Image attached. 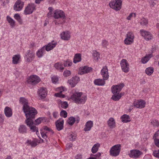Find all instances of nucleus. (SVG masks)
Masks as SVG:
<instances>
[{
  "instance_id": "62",
  "label": "nucleus",
  "mask_w": 159,
  "mask_h": 159,
  "mask_svg": "<svg viewBox=\"0 0 159 159\" xmlns=\"http://www.w3.org/2000/svg\"><path fill=\"white\" fill-rule=\"evenodd\" d=\"M54 67L57 69H59L60 68V64L58 63H56L54 65Z\"/></svg>"
},
{
  "instance_id": "25",
  "label": "nucleus",
  "mask_w": 159,
  "mask_h": 159,
  "mask_svg": "<svg viewBox=\"0 0 159 159\" xmlns=\"http://www.w3.org/2000/svg\"><path fill=\"white\" fill-rule=\"evenodd\" d=\"M93 122L92 121H89L86 123L84 130L85 131H89L93 126Z\"/></svg>"
},
{
  "instance_id": "31",
  "label": "nucleus",
  "mask_w": 159,
  "mask_h": 159,
  "mask_svg": "<svg viewBox=\"0 0 159 159\" xmlns=\"http://www.w3.org/2000/svg\"><path fill=\"white\" fill-rule=\"evenodd\" d=\"M27 129L26 126L24 125H20L18 129L19 132L21 134L25 133L27 132Z\"/></svg>"
},
{
  "instance_id": "5",
  "label": "nucleus",
  "mask_w": 159,
  "mask_h": 159,
  "mask_svg": "<svg viewBox=\"0 0 159 159\" xmlns=\"http://www.w3.org/2000/svg\"><path fill=\"white\" fill-rule=\"evenodd\" d=\"M122 2L121 0H113L109 3L111 8L116 11L119 10L121 7Z\"/></svg>"
},
{
  "instance_id": "18",
  "label": "nucleus",
  "mask_w": 159,
  "mask_h": 159,
  "mask_svg": "<svg viewBox=\"0 0 159 159\" xmlns=\"http://www.w3.org/2000/svg\"><path fill=\"white\" fill-rule=\"evenodd\" d=\"M57 44V43L56 42L52 41L51 42L49 43L47 45H45L43 47L45 48V50L47 51H49L55 48Z\"/></svg>"
},
{
  "instance_id": "38",
  "label": "nucleus",
  "mask_w": 159,
  "mask_h": 159,
  "mask_svg": "<svg viewBox=\"0 0 159 159\" xmlns=\"http://www.w3.org/2000/svg\"><path fill=\"white\" fill-rule=\"evenodd\" d=\"M154 69L152 67H149L146 68L145 70L146 73L148 75H151L153 73Z\"/></svg>"
},
{
  "instance_id": "42",
  "label": "nucleus",
  "mask_w": 159,
  "mask_h": 159,
  "mask_svg": "<svg viewBox=\"0 0 159 159\" xmlns=\"http://www.w3.org/2000/svg\"><path fill=\"white\" fill-rule=\"evenodd\" d=\"M148 19L143 17L141 19L140 23L141 25L143 26L147 25L148 24Z\"/></svg>"
},
{
  "instance_id": "45",
  "label": "nucleus",
  "mask_w": 159,
  "mask_h": 159,
  "mask_svg": "<svg viewBox=\"0 0 159 159\" xmlns=\"http://www.w3.org/2000/svg\"><path fill=\"white\" fill-rule=\"evenodd\" d=\"M151 123L154 127H158L159 125V122L156 120H151Z\"/></svg>"
},
{
  "instance_id": "20",
  "label": "nucleus",
  "mask_w": 159,
  "mask_h": 159,
  "mask_svg": "<svg viewBox=\"0 0 159 159\" xmlns=\"http://www.w3.org/2000/svg\"><path fill=\"white\" fill-rule=\"evenodd\" d=\"M101 74L104 80H107L109 77L107 67L106 66L103 67L101 70Z\"/></svg>"
},
{
  "instance_id": "56",
  "label": "nucleus",
  "mask_w": 159,
  "mask_h": 159,
  "mask_svg": "<svg viewBox=\"0 0 159 159\" xmlns=\"http://www.w3.org/2000/svg\"><path fill=\"white\" fill-rule=\"evenodd\" d=\"M153 155L155 157L159 158V150L155 151L153 152Z\"/></svg>"
},
{
  "instance_id": "40",
  "label": "nucleus",
  "mask_w": 159,
  "mask_h": 159,
  "mask_svg": "<svg viewBox=\"0 0 159 159\" xmlns=\"http://www.w3.org/2000/svg\"><path fill=\"white\" fill-rule=\"evenodd\" d=\"M26 143L27 145H30L32 147H34L37 145V142L35 141H31L30 140H27Z\"/></svg>"
},
{
  "instance_id": "23",
  "label": "nucleus",
  "mask_w": 159,
  "mask_h": 159,
  "mask_svg": "<svg viewBox=\"0 0 159 159\" xmlns=\"http://www.w3.org/2000/svg\"><path fill=\"white\" fill-rule=\"evenodd\" d=\"M4 112L5 116L7 117H11L12 116V110L9 107H7L5 108Z\"/></svg>"
},
{
  "instance_id": "21",
  "label": "nucleus",
  "mask_w": 159,
  "mask_h": 159,
  "mask_svg": "<svg viewBox=\"0 0 159 159\" xmlns=\"http://www.w3.org/2000/svg\"><path fill=\"white\" fill-rule=\"evenodd\" d=\"M145 102L143 100H140V101L134 102L133 103L134 106L137 108H142L145 107Z\"/></svg>"
},
{
  "instance_id": "24",
  "label": "nucleus",
  "mask_w": 159,
  "mask_h": 159,
  "mask_svg": "<svg viewBox=\"0 0 159 159\" xmlns=\"http://www.w3.org/2000/svg\"><path fill=\"white\" fill-rule=\"evenodd\" d=\"M45 48L43 47L36 52V55L39 58L42 57L45 53Z\"/></svg>"
},
{
  "instance_id": "10",
  "label": "nucleus",
  "mask_w": 159,
  "mask_h": 159,
  "mask_svg": "<svg viewBox=\"0 0 159 159\" xmlns=\"http://www.w3.org/2000/svg\"><path fill=\"white\" fill-rule=\"evenodd\" d=\"M120 64L122 70L125 72L127 73L129 71V65L127 60L122 59L120 62Z\"/></svg>"
},
{
  "instance_id": "37",
  "label": "nucleus",
  "mask_w": 159,
  "mask_h": 159,
  "mask_svg": "<svg viewBox=\"0 0 159 159\" xmlns=\"http://www.w3.org/2000/svg\"><path fill=\"white\" fill-rule=\"evenodd\" d=\"M93 57L94 60L98 61L100 58V54L96 50L93 51Z\"/></svg>"
},
{
  "instance_id": "19",
  "label": "nucleus",
  "mask_w": 159,
  "mask_h": 159,
  "mask_svg": "<svg viewBox=\"0 0 159 159\" xmlns=\"http://www.w3.org/2000/svg\"><path fill=\"white\" fill-rule=\"evenodd\" d=\"M61 39L65 41H68L70 39V34L68 31L62 32L60 34Z\"/></svg>"
},
{
  "instance_id": "63",
  "label": "nucleus",
  "mask_w": 159,
  "mask_h": 159,
  "mask_svg": "<svg viewBox=\"0 0 159 159\" xmlns=\"http://www.w3.org/2000/svg\"><path fill=\"white\" fill-rule=\"evenodd\" d=\"M76 159H81L82 156L81 154H78L75 157Z\"/></svg>"
},
{
  "instance_id": "39",
  "label": "nucleus",
  "mask_w": 159,
  "mask_h": 159,
  "mask_svg": "<svg viewBox=\"0 0 159 159\" xmlns=\"http://www.w3.org/2000/svg\"><path fill=\"white\" fill-rule=\"evenodd\" d=\"M75 121V117L73 116H71L67 120V123L69 125H72Z\"/></svg>"
},
{
  "instance_id": "60",
  "label": "nucleus",
  "mask_w": 159,
  "mask_h": 159,
  "mask_svg": "<svg viewBox=\"0 0 159 159\" xmlns=\"http://www.w3.org/2000/svg\"><path fill=\"white\" fill-rule=\"evenodd\" d=\"M73 146V144L71 143H69L68 144H67L66 145V148L67 149H70V148H71Z\"/></svg>"
},
{
  "instance_id": "27",
  "label": "nucleus",
  "mask_w": 159,
  "mask_h": 159,
  "mask_svg": "<svg viewBox=\"0 0 159 159\" xmlns=\"http://www.w3.org/2000/svg\"><path fill=\"white\" fill-rule=\"evenodd\" d=\"M66 17L64 12L60 10V24H62L65 22Z\"/></svg>"
},
{
  "instance_id": "29",
  "label": "nucleus",
  "mask_w": 159,
  "mask_h": 159,
  "mask_svg": "<svg viewBox=\"0 0 159 159\" xmlns=\"http://www.w3.org/2000/svg\"><path fill=\"white\" fill-rule=\"evenodd\" d=\"M121 121L124 123H127L130 121V118L129 116L126 114L123 115L121 117Z\"/></svg>"
},
{
  "instance_id": "59",
  "label": "nucleus",
  "mask_w": 159,
  "mask_h": 159,
  "mask_svg": "<svg viewBox=\"0 0 159 159\" xmlns=\"http://www.w3.org/2000/svg\"><path fill=\"white\" fill-rule=\"evenodd\" d=\"M133 14L134 15V17L136 15L135 13H131L129 14V15L127 18V19L128 20H130L131 19V18L133 16Z\"/></svg>"
},
{
  "instance_id": "54",
  "label": "nucleus",
  "mask_w": 159,
  "mask_h": 159,
  "mask_svg": "<svg viewBox=\"0 0 159 159\" xmlns=\"http://www.w3.org/2000/svg\"><path fill=\"white\" fill-rule=\"evenodd\" d=\"M102 47L105 48H106L107 46L108 45V42L106 40H103L102 41Z\"/></svg>"
},
{
  "instance_id": "50",
  "label": "nucleus",
  "mask_w": 159,
  "mask_h": 159,
  "mask_svg": "<svg viewBox=\"0 0 159 159\" xmlns=\"http://www.w3.org/2000/svg\"><path fill=\"white\" fill-rule=\"evenodd\" d=\"M125 43L126 44H130L132 43L133 41L131 40L130 39H129L126 37V38L125 40Z\"/></svg>"
},
{
  "instance_id": "46",
  "label": "nucleus",
  "mask_w": 159,
  "mask_h": 159,
  "mask_svg": "<svg viewBox=\"0 0 159 159\" xmlns=\"http://www.w3.org/2000/svg\"><path fill=\"white\" fill-rule=\"evenodd\" d=\"M126 37L129 39H130L131 40L133 41L134 38V34L131 32H128L126 34Z\"/></svg>"
},
{
  "instance_id": "26",
  "label": "nucleus",
  "mask_w": 159,
  "mask_h": 159,
  "mask_svg": "<svg viewBox=\"0 0 159 159\" xmlns=\"http://www.w3.org/2000/svg\"><path fill=\"white\" fill-rule=\"evenodd\" d=\"M108 125L110 128H113L115 127V122L114 119L113 118H110L107 121Z\"/></svg>"
},
{
  "instance_id": "35",
  "label": "nucleus",
  "mask_w": 159,
  "mask_h": 159,
  "mask_svg": "<svg viewBox=\"0 0 159 159\" xmlns=\"http://www.w3.org/2000/svg\"><path fill=\"white\" fill-rule=\"evenodd\" d=\"M121 97V93H118L114 94L111 98V99L115 101H118Z\"/></svg>"
},
{
  "instance_id": "8",
  "label": "nucleus",
  "mask_w": 159,
  "mask_h": 159,
  "mask_svg": "<svg viewBox=\"0 0 159 159\" xmlns=\"http://www.w3.org/2000/svg\"><path fill=\"white\" fill-rule=\"evenodd\" d=\"M53 133V130L50 128L46 126L43 127V130L41 132L42 137L44 139L47 138L49 134H52Z\"/></svg>"
},
{
  "instance_id": "48",
  "label": "nucleus",
  "mask_w": 159,
  "mask_h": 159,
  "mask_svg": "<svg viewBox=\"0 0 159 159\" xmlns=\"http://www.w3.org/2000/svg\"><path fill=\"white\" fill-rule=\"evenodd\" d=\"M67 113L66 111L62 110L60 112V116L64 118L67 117Z\"/></svg>"
},
{
  "instance_id": "12",
  "label": "nucleus",
  "mask_w": 159,
  "mask_h": 159,
  "mask_svg": "<svg viewBox=\"0 0 159 159\" xmlns=\"http://www.w3.org/2000/svg\"><path fill=\"white\" fill-rule=\"evenodd\" d=\"M24 3L21 0H18L16 2L14 6V9L16 11H20L23 8Z\"/></svg>"
},
{
  "instance_id": "16",
  "label": "nucleus",
  "mask_w": 159,
  "mask_h": 159,
  "mask_svg": "<svg viewBox=\"0 0 159 159\" xmlns=\"http://www.w3.org/2000/svg\"><path fill=\"white\" fill-rule=\"evenodd\" d=\"M38 93L39 97L41 99L44 98L47 95V90L46 88L42 87L39 89Z\"/></svg>"
},
{
  "instance_id": "44",
  "label": "nucleus",
  "mask_w": 159,
  "mask_h": 159,
  "mask_svg": "<svg viewBox=\"0 0 159 159\" xmlns=\"http://www.w3.org/2000/svg\"><path fill=\"white\" fill-rule=\"evenodd\" d=\"M60 104L61 107L64 109H66L68 106V104L67 102L66 101H62L60 100Z\"/></svg>"
},
{
  "instance_id": "57",
  "label": "nucleus",
  "mask_w": 159,
  "mask_h": 159,
  "mask_svg": "<svg viewBox=\"0 0 159 159\" xmlns=\"http://www.w3.org/2000/svg\"><path fill=\"white\" fill-rule=\"evenodd\" d=\"M154 139L155 145L157 147H159V139L155 138Z\"/></svg>"
},
{
  "instance_id": "1",
  "label": "nucleus",
  "mask_w": 159,
  "mask_h": 159,
  "mask_svg": "<svg viewBox=\"0 0 159 159\" xmlns=\"http://www.w3.org/2000/svg\"><path fill=\"white\" fill-rule=\"evenodd\" d=\"M20 103L23 105L22 110L25 114L26 118L36 115L37 113V110L34 107L28 105V100L24 98L21 97L20 99Z\"/></svg>"
},
{
  "instance_id": "7",
  "label": "nucleus",
  "mask_w": 159,
  "mask_h": 159,
  "mask_svg": "<svg viewBox=\"0 0 159 159\" xmlns=\"http://www.w3.org/2000/svg\"><path fill=\"white\" fill-rule=\"evenodd\" d=\"M35 58V54L31 50H28L25 54V58L26 62H30Z\"/></svg>"
},
{
  "instance_id": "47",
  "label": "nucleus",
  "mask_w": 159,
  "mask_h": 159,
  "mask_svg": "<svg viewBox=\"0 0 159 159\" xmlns=\"http://www.w3.org/2000/svg\"><path fill=\"white\" fill-rule=\"evenodd\" d=\"M66 89L64 87L61 86L60 87V98H65L66 97L65 95L61 93L63 91L66 90Z\"/></svg>"
},
{
  "instance_id": "15",
  "label": "nucleus",
  "mask_w": 159,
  "mask_h": 159,
  "mask_svg": "<svg viewBox=\"0 0 159 159\" xmlns=\"http://www.w3.org/2000/svg\"><path fill=\"white\" fill-rule=\"evenodd\" d=\"M80 77L78 76H75L69 80L68 83L72 87H74L80 81Z\"/></svg>"
},
{
  "instance_id": "17",
  "label": "nucleus",
  "mask_w": 159,
  "mask_h": 159,
  "mask_svg": "<svg viewBox=\"0 0 159 159\" xmlns=\"http://www.w3.org/2000/svg\"><path fill=\"white\" fill-rule=\"evenodd\" d=\"M79 70H79L78 72V74L82 75L90 72L92 71V68L91 67L84 66L82 67H80Z\"/></svg>"
},
{
  "instance_id": "2",
  "label": "nucleus",
  "mask_w": 159,
  "mask_h": 159,
  "mask_svg": "<svg viewBox=\"0 0 159 159\" xmlns=\"http://www.w3.org/2000/svg\"><path fill=\"white\" fill-rule=\"evenodd\" d=\"M71 98L75 103L81 104L85 102L87 97L83 95L82 92H75L71 95Z\"/></svg>"
},
{
  "instance_id": "51",
  "label": "nucleus",
  "mask_w": 159,
  "mask_h": 159,
  "mask_svg": "<svg viewBox=\"0 0 159 159\" xmlns=\"http://www.w3.org/2000/svg\"><path fill=\"white\" fill-rule=\"evenodd\" d=\"M72 62L69 60H67L64 63L65 66H70L72 65Z\"/></svg>"
},
{
  "instance_id": "4",
  "label": "nucleus",
  "mask_w": 159,
  "mask_h": 159,
  "mask_svg": "<svg viewBox=\"0 0 159 159\" xmlns=\"http://www.w3.org/2000/svg\"><path fill=\"white\" fill-rule=\"evenodd\" d=\"M121 145L120 144H117L112 147L110 151V154L113 157L118 156L120 152Z\"/></svg>"
},
{
  "instance_id": "14",
  "label": "nucleus",
  "mask_w": 159,
  "mask_h": 159,
  "mask_svg": "<svg viewBox=\"0 0 159 159\" xmlns=\"http://www.w3.org/2000/svg\"><path fill=\"white\" fill-rule=\"evenodd\" d=\"M124 86V84L123 83L119 85H113L111 89L112 93L113 94L117 93L118 92L119 93Z\"/></svg>"
},
{
  "instance_id": "49",
  "label": "nucleus",
  "mask_w": 159,
  "mask_h": 159,
  "mask_svg": "<svg viewBox=\"0 0 159 159\" xmlns=\"http://www.w3.org/2000/svg\"><path fill=\"white\" fill-rule=\"evenodd\" d=\"M43 117H39L35 121V124L39 125L43 120Z\"/></svg>"
},
{
  "instance_id": "36",
  "label": "nucleus",
  "mask_w": 159,
  "mask_h": 159,
  "mask_svg": "<svg viewBox=\"0 0 159 159\" xmlns=\"http://www.w3.org/2000/svg\"><path fill=\"white\" fill-rule=\"evenodd\" d=\"M14 18L17 20L19 24L21 25L23 24V20L19 14H15L14 16Z\"/></svg>"
},
{
  "instance_id": "53",
  "label": "nucleus",
  "mask_w": 159,
  "mask_h": 159,
  "mask_svg": "<svg viewBox=\"0 0 159 159\" xmlns=\"http://www.w3.org/2000/svg\"><path fill=\"white\" fill-rule=\"evenodd\" d=\"M71 75V72L69 70H66L63 73V75L65 77H67Z\"/></svg>"
},
{
  "instance_id": "13",
  "label": "nucleus",
  "mask_w": 159,
  "mask_h": 159,
  "mask_svg": "<svg viewBox=\"0 0 159 159\" xmlns=\"http://www.w3.org/2000/svg\"><path fill=\"white\" fill-rule=\"evenodd\" d=\"M142 154V152L140 151L137 149H133L130 150L129 155L131 158H138Z\"/></svg>"
},
{
  "instance_id": "22",
  "label": "nucleus",
  "mask_w": 159,
  "mask_h": 159,
  "mask_svg": "<svg viewBox=\"0 0 159 159\" xmlns=\"http://www.w3.org/2000/svg\"><path fill=\"white\" fill-rule=\"evenodd\" d=\"M21 56L19 54L14 55L12 57V63L14 64H17L20 61Z\"/></svg>"
},
{
  "instance_id": "32",
  "label": "nucleus",
  "mask_w": 159,
  "mask_h": 159,
  "mask_svg": "<svg viewBox=\"0 0 159 159\" xmlns=\"http://www.w3.org/2000/svg\"><path fill=\"white\" fill-rule=\"evenodd\" d=\"M7 19L11 27H14L15 25V22L14 20L9 16H7Z\"/></svg>"
},
{
  "instance_id": "43",
  "label": "nucleus",
  "mask_w": 159,
  "mask_h": 159,
  "mask_svg": "<svg viewBox=\"0 0 159 159\" xmlns=\"http://www.w3.org/2000/svg\"><path fill=\"white\" fill-rule=\"evenodd\" d=\"M76 134L75 133L72 132L69 136V139L70 141H75L76 139Z\"/></svg>"
},
{
  "instance_id": "9",
  "label": "nucleus",
  "mask_w": 159,
  "mask_h": 159,
  "mask_svg": "<svg viewBox=\"0 0 159 159\" xmlns=\"http://www.w3.org/2000/svg\"><path fill=\"white\" fill-rule=\"evenodd\" d=\"M35 6L34 4H29L25 8L24 14L25 15L32 14L35 10Z\"/></svg>"
},
{
  "instance_id": "52",
  "label": "nucleus",
  "mask_w": 159,
  "mask_h": 159,
  "mask_svg": "<svg viewBox=\"0 0 159 159\" xmlns=\"http://www.w3.org/2000/svg\"><path fill=\"white\" fill-rule=\"evenodd\" d=\"M52 82L54 84H56L58 81V78L56 76H53L52 78Z\"/></svg>"
},
{
  "instance_id": "30",
  "label": "nucleus",
  "mask_w": 159,
  "mask_h": 159,
  "mask_svg": "<svg viewBox=\"0 0 159 159\" xmlns=\"http://www.w3.org/2000/svg\"><path fill=\"white\" fill-rule=\"evenodd\" d=\"M105 80L101 79H98L95 80L94 81V84L97 85L99 86H102L104 85L105 84Z\"/></svg>"
},
{
  "instance_id": "11",
  "label": "nucleus",
  "mask_w": 159,
  "mask_h": 159,
  "mask_svg": "<svg viewBox=\"0 0 159 159\" xmlns=\"http://www.w3.org/2000/svg\"><path fill=\"white\" fill-rule=\"evenodd\" d=\"M140 33L141 35L146 40H149L152 38V34L149 32L143 30H140Z\"/></svg>"
},
{
  "instance_id": "6",
  "label": "nucleus",
  "mask_w": 159,
  "mask_h": 159,
  "mask_svg": "<svg viewBox=\"0 0 159 159\" xmlns=\"http://www.w3.org/2000/svg\"><path fill=\"white\" fill-rule=\"evenodd\" d=\"M40 81V79L39 76L36 75H30L28 78L27 80V82L28 84L33 85L37 84Z\"/></svg>"
},
{
  "instance_id": "33",
  "label": "nucleus",
  "mask_w": 159,
  "mask_h": 159,
  "mask_svg": "<svg viewBox=\"0 0 159 159\" xmlns=\"http://www.w3.org/2000/svg\"><path fill=\"white\" fill-rule=\"evenodd\" d=\"M152 57V53L149 54L143 58L141 60V61L143 64L146 63L149 60L150 58Z\"/></svg>"
},
{
  "instance_id": "41",
  "label": "nucleus",
  "mask_w": 159,
  "mask_h": 159,
  "mask_svg": "<svg viewBox=\"0 0 159 159\" xmlns=\"http://www.w3.org/2000/svg\"><path fill=\"white\" fill-rule=\"evenodd\" d=\"M53 17L55 19H58L60 17V11L56 10L54 11Z\"/></svg>"
},
{
  "instance_id": "28",
  "label": "nucleus",
  "mask_w": 159,
  "mask_h": 159,
  "mask_svg": "<svg viewBox=\"0 0 159 159\" xmlns=\"http://www.w3.org/2000/svg\"><path fill=\"white\" fill-rule=\"evenodd\" d=\"M81 60V54L80 53H76L74 57L73 62L75 63L80 62Z\"/></svg>"
},
{
  "instance_id": "55",
  "label": "nucleus",
  "mask_w": 159,
  "mask_h": 159,
  "mask_svg": "<svg viewBox=\"0 0 159 159\" xmlns=\"http://www.w3.org/2000/svg\"><path fill=\"white\" fill-rule=\"evenodd\" d=\"M55 125L57 129L60 131V120H58L55 122Z\"/></svg>"
},
{
  "instance_id": "61",
  "label": "nucleus",
  "mask_w": 159,
  "mask_h": 159,
  "mask_svg": "<svg viewBox=\"0 0 159 159\" xmlns=\"http://www.w3.org/2000/svg\"><path fill=\"white\" fill-rule=\"evenodd\" d=\"M53 117L55 118H56L58 116V113L57 112H54L53 113Z\"/></svg>"
},
{
  "instance_id": "64",
  "label": "nucleus",
  "mask_w": 159,
  "mask_h": 159,
  "mask_svg": "<svg viewBox=\"0 0 159 159\" xmlns=\"http://www.w3.org/2000/svg\"><path fill=\"white\" fill-rule=\"evenodd\" d=\"M47 16L48 18H50L52 17V16H53V15H52V12L49 11L47 14Z\"/></svg>"
},
{
  "instance_id": "34",
  "label": "nucleus",
  "mask_w": 159,
  "mask_h": 159,
  "mask_svg": "<svg viewBox=\"0 0 159 159\" xmlns=\"http://www.w3.org/2000/svg\"><path fill=\"white\" fill-rule=\"evenodd\" d=\"M100 146V144L99 143H97L93 146L92 148L91 151L92 153H95L97 152L98 151V148Z\"/></svg>"
},
{
  "instance_id": "58",
  "label": "nucleus",
  "mask_w": 159,
  "mask_h": 159,
  "mask_svg": "<svg viewBox=\"0 0 159 159\" xmlns=\"http://www.w3.org/2000/svg\"><path fill=\"white\" fill-rule=\"evenodd\" d=\"M101 156V153L100 152H98L97 153L96 155H94V157L95 158L98 159H101V158L100 157Z\"/></svg>"
},
{
  "instance_id": "3",
  "label": "nucleus",
  "mask_w": 159,
  "mask_h": 159,
  "mask_svg": "<svg viewBox=\"0 0 159 159\" xmlns=\"http://www.w3.org/2000/svg\"><path fill=\"white\" fill-rule=\"evenodd\" d=\"M35 116L34 115L33 116H30V118H26V119L25 120V123L30 127V130L32 132L36 131V134H37V133L39 132L38 129L36 126L33 125V121L32 120V119L35 117Z\"/></svg>"
}]
</instances>
